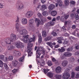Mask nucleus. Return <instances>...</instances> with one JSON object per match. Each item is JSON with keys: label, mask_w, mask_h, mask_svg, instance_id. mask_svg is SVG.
<instances>
[{"label": "nucleus", "mask_w": 79, "mask_h": 79, "mask_svg": "<svg viewBox=\"0 0 79 79\" xmlns=\"http://www.w3.org/2000/svg\"><path fill=\"white\" fill-rule=\"evenodd\" d=\"M17 39L18 37H16V35L12 33L10 35V38L2 39L1 40V42L3 46H5L6 44H11V42H13Z\"/></svg>", "instance_id": "f257e3e1"}, {"label": "nucleus", "mask_w": 79, "mask_h": 79, "mask_svg": "<svg viewBox=\"0 0 79 79\" xmlns=\"http://www.w3.org/2000/svg\"><path fill=\"white\" fill-rule=\"evenodd\" d=\"M21 37L23 41L25 43H28V42L31 43L32 42H34L35 40V37L29 39V35H28L24 36L23 37Z\"/></svg>", "instance_id": "f03ea898"}, {"label": "nucleus", "mask_w": 79, "mask_h": 79, "mask_svg": "<svg viewBox=\"0 0 79 79\" xmlns=\"http://www.w3.org/2000/svg\"><path fill=\"white\" fill-rule=\"evenodd\" d=\"M45 51L44 48H42V47H38L36 50V55H38L39 56H40L42 52L43 53V54L45 55Z\"/></svg>", "instance_id": "7ed1b4c3"}, {"label": "nucleus", "mask_w": 79, "mask_h": 79, "mask_svg": "<svg viewBox=\"0 0 79 79\" xmlns=\"http://www.w3.org/2000/svg\"><path fill=\"white\" fill-rule=\"evenodd\" d=\"M35 23H37V26L38 27L40 25V24L41 25H43L44 24V22L45 21V18H43L41 19V21H40L39 19H36L35 20Z\"/></svg>", "instance_id": "20e7f679"}, {"label": "nucleus", "mask_w": 79, "mask_h": 79, "mask_svg": "<svg viewBox=\"0 0 79 79\" xmlns=\"http://www.w3.org/2000/svg\"><path fill=\"white\" fill-rule=\"evenodd\" d=\"M15 46L16 47L18 48H24L23 44L21 42H16L15 43Z\"/></svg>", "instance_id": "39448f33"}, {"label": "nucleus", "mask_w": 79, "mask_h": 79, "mask_svg": "<svg viewBox=\"0 0 79 79\" xmlns=\"http://www.w3.org/2000/svg\"><path fill=\"white\" fill-rule=\"evenodd\" d=\"M34 15V12L32 11H28L26 14V16L27 18H31Z\"/></svg>", "instance_id": "423d86ee"}, {"label": "nucleus", "mask_w": 79, "mask_h": 79, "mask_svg": "<svg viewBox=\"0 0 79 79\" xmlns=\"http://www.w3.org/2000/svg\"><path fill=\"white\" fill-rule=\"evenodd\" d=\"M70 77V75L68 73L64 74L62 77L63 79H68Z\"/></svg>", "instance_id": "0eeeda50"}, {"label": "nucleus", "mask_w": 79, "mask_h": 79, "mask_svg": "<svg viewBox=\"0 0 79 79\" xmlns=\"http://www.w3.org/2000/svg\"><path fill=\"white\" fill-rule=\"evenodd\" d=\"M64 55L65 57H69L72 56V53L69 52H66L64 53Z\"/></svg>", "instance_id": "6e6552de"}, {"label": "nucleus", "mask_w": 79, "mask_h": 79, "mask_svg": "<svg viewBox=\"0 0 79 79\" xmlns=\"http://www.w3.org/2000/svg\"><path fill=\"white\" fill-rule=\"evenodd\" d=\"M19 33L21 34L22 35H25L27 34V31L26 29L23 30L22 31H19Z\"/></svg>", "instance_id": "1a4fd4ad"}, {"label": "nucleus", "mask_w": 79, "mask_h": 79, "mask_svg": "<svg viewBox=\"0 0 79 79\" xmlns=\"http://www.w3.org/2000/svg\"><path fill=\"white\" fill-rule=\"evenodd\" d=\"M62 4L63 2H62V1H61L60 0H58L57 1V4H56V7L58 6V5H59V6H62V5H63Z\"/></svg>", "instance_id": "9d476101"}, {"label": "nucleus", "mask_w": 79, "mask_h": 79, "mask_svg": "<svg viewBox=\"0 0 79 79\" xmlns=\"http://www.w3.org/2000/svg\"><path fill=\"white\" fill-rule=\"evenodd\" d=\"M17 8L18 10H22L24 8V5L22 3H20L19 4L18 6H17Z\"/></svg>", "instance_id": "9b49d317"}, {"label": "nucleus", "mask_w": 79, "mask_h": 79, "mask_svg": "<svg viewBox=\"0 0 79 79\" xmlns=\"http://www.w3.org/2000/svg\"><path fill=\"white\" fill-rule=\"evenodd\" d=\"M19 27H20V24L18 23H17L15 25V29L18 32H19L20 31Z\"/></svg>", "instance_id": "f8f14e48"}, {"label": "nucleus", "mask_w": 79, "mask_h": 79, "mask_svg": "<svg viewBox=\"0 0 79 79\" xmlns=\"http://www.w3.org/2000/svg\"><path fill=\"white\" fill-rule=\"evenodd\" d=\"M55 24V22L53 21H50L46 24L47 26H52Z\"/></svg>", "instance_id": "ddd939ff"}, {"label": "nucleus", "mask_w": 79, "mask_h": 79, "mask_svg": "<svg viewBox=\"0 0 79 79\" xmlns=\"http://www.w3.org/2000/svg\"><path fill=\"white\" fill-rule=\"evenodd\" d=\"M21 22L23 24H27V20L26 18H23L22 19Z\"/></svg>", "instance_id": "4468645a"}, {"label": "nucleus", "mask_w": 79, "mask_h": 79, "mask_svg": "<svg viewBox=\"0 0 79 79\" xmlns=\"http://www.w3.org/2000/svg\"><path fill=\"white\" fill-rule=\"evenodd\" d=\"M14 55L15 56H21V53L19 51H14Z\"/></svg>", "instance_id": "2eb2a0df"}, {"label": "nucleus", "mask_w": 79, "mask_h": 79, "mask_svg": "<svg viewBox=\"0 0 79 79\" xmlns=\"http://www.w3.org/2000/svg\"><path fill=\"white\" fill-rule=\"evenodd\" d=\"M47 44L49 46V47H50L51 48H53V45H55L56 43L54 42L52 43V42H48L47 43Z\"/></svg>", "instance_id": "dca6fc26"}, {"label": "nucleus", "mask_w": 79, "mask_h": 79, "mask_svg": "<svg viewBox=\"0 0 79 79\" xmlns=\"http://www.w3.org/2000/svg\"><path fill=\"white\" fill-rule=\"evenodd\" d=\"M13 56H9L8 58H7V57H6L5 58L6 61H8L13 60Z\"/></svg>", "instance_id": "f3484780"}, {"label": "nucleus", "mask_w": 79, "mask_h": 79, "mask_svg": "<svg viewBox=\"0 0 79 79\" xmlns=\"http://www.w3.org/2000/svg\"><path fill=\"white\" fill-rule=\"evenodd\" d=\"M68 61L66 60H64L62 62V65L64 67L66 66H67V64H68Z\"/></svg>", "instance_id": "a211bd4d"}, {"label": "nucleus", "mask_w": 79, "mask_h": 79, "mask_svg": "<svg viewBox=\"0 0 79 79\" xmlns=\"http://www.w3.org/2000/svg\"><path fill=\"white\" fill-rule=\"evenodd\" d=\"M61 71V68L60 67H57L56 69V71L57 73H60Z\"/></svg>", "instance_id": "6ab92c4d"}, {"label": "nucleus", "mask_w": 79, "mask_h": 79, "mask_svg": "<svg viewBox=\"0 0 79 79\" xmlns=\"http://www.w3.org/2000/svg\"><path fill=\"white\" fill-rule=\"evenodd\" d=\"M32 49L31 48L27 50V52H28V55L29 56H31V55L32 54V52H31Z\"/></svg>", "instance_id": "aec40b11"}, {"label": "nucleus", "mask_w": 79, "mask_h": 79, "mask_svg": "<svg viewBox=\"0 0 79 79\" xmlns=\"http://www.w3.org/2000/svg\"><path fill=\"white\" fill-rule=\"evenodd\" d=\"M55 8V5L53 4L50 5L48 7V9L50 10H52Z\"/></svg>", "instance_id": "412c9836"}, {"label": "nucleus", "mask_w": 79, "mask_h": 79, "mask_svg": "<svg viewBox=\"0 0 79 79\" xmlns=\"http://www.w3.org/2000/svg\"><path fill=\"white\" fill-rule=\"evenodd\" d=\"M56 14H57V12L55 10L51 11V15L53 16H55L56 15Z\"/></svg>", "instance_id": "4be33fe9"}, {"label": "nucleus", "mask_w": 79, "mask_h": 79, "mask_svg": "<svg viewBox=\"0 0 79 79\" xmlns=\"http://www.w3.org/2000/svg\"><path fill=\"white\" fill-rule=\"evenodd\" d=\"M7 48L9 50H11L14 49V46L12 45H10L7 47Z\"/></svg>", "instance_id": "5701e85b"}, {"label": "nucleus", "mask_w": 79, "mask_h": 79, "mask_svg": "<svg viewBox=\"0 0 79 79\" xmlns=\"http://www.w3.org/2000/svg\"><path fill=\"white\" fill-rule=\"evenodd\" d=\"M12 63L14 66L15 67V66H16L18 65V62L16 60H15L14 61H13L12 62Z\"/></svg>", "instance_id": "b1692460"}, {"label": "nucleus", "mask_w": 79, "mask_h": 79, "mask_svg": "<svg viewBox=\"0 0 79 79\" xmlns=\"http://www.w3.org/2000/svg\"><path fill=\"white\" fill-rule=\"evenodd\" d=\"M74 57H72L69 58V62L71 63H74Z\"/></svg>", "instance_id": "393cba45"}, {"label": "nucleus", "mask_w": 79, "mask_h": 79, "mask_svg": "<svg viewBox=\"0 0 79 79\" xmlns=\"http://www.w3.org/2000/svg\"><path fill=\"white\" fill-rule=\"evenodd\" d=\"M47 6L45 5H43L41 8V10H42L44 11L45 10H46V9H47Z\"/></svg>", "instance_id": "a878e982"}, {"label": "nucleus", "mask_w": 79, "mask_h": 79, "mask_svg": "<svg viewBox=\"0 0 79 79\" xmlns=\"http://www.w3.org/2000/svg\"><path fill=\"white\" fill-rule=\"evenodd\" d=\"M42 15L44 16H47L48 15V13L47 11H44L42 13Z\"/></svg>", "instance_id": "bb28decb"}, {"label": "nucleus", "mask_w": 79, "mask_h": 79, "mask_svg": "<svg viewBox=\"0 0 79 79\" xmlns=\"http://www.w3.org/2000/svg\"><path fill=\"white\" fill-rule=\"evenodd\" d=\"M38 42L39 43H41L42 42V37L41 36V35L39 34L38 35Z\"/></svg>", "instance_id": "cd10ccee"}, {"label": "nucleus", "mask_w": 79, "mask_h": 79, "mask_svg": "<svg viewBox=\"0 0 79 79\" xmlns=\"http://www.w3.org/2000/svg\"><path fill=\"white\" fill-rule=\"evenodd\" d=\"M58 51L60 52H64L65 51V49L64 47H62L61 49H58Z\"/></svg>", "instance_id": "c85d7f7f"}, {"label": "nucleus", "mask_w": 79, "mask_h": 79, "mask_svg": "<svg viewBox=\"0 0 79 79\" xmlns=\"http://www.w3.org/2000/svg\"><path fill=\"white\" fill-rule=\"evenodd\" d=\"M34 21L33 19H31L29 21V25L30 26H31V25H32L33 23H34Z\"/></svg>", "instance_id": "c756f323"}, {"label": "nucleus", "mask_w": 79, "mask_h": 79, "mask_svg": "<svg viewBox=\"0 0 79 79\" xmlns=\"http://www.w3.org/2000/svg\"><path fill=\"white\" fill-rule=\"evenodd\" d=\"M24 58H25V56H23L22 57L20 58L19 60L20 62H23V61H24Z\"/></svg>", "instance_id": "7c9ffc66"}, {"label": "nucleus", "mask_w": 79, "mask_h": 79, "mask_svg": "<svg viewBox=\"0 0 79 79\" xmlns=\"http://www.w3.org/2000/svg\"><path fill=\"white\" fill-rule=\"evenodd\" d=\"M48 76L50 78H51V77H53V74L52 73L49 72L48 73Z\"/></svg>", "instance_id": "2f4dec72"}, {"label": "nucleus", "mask_w": 79, "mask_h": 79, "mask_svg": "<svg viewBox=\"0 0 79 79\" xmlns=\"http://www.w3.org/2000/svg\"><path fill=\"white\" fill-rule=\"evenodd\" d=\"M42 35L43 37H45L47 36V34L46 32L45 31H43L42 32Z\"/></svg>", "instance_id": "473e14b6"}, {"label": "nucleus", "mask_w": 79, "mask_h": 79, "mask_svg": "<svg viewBox=\"0 0 79 79\" xmlns=\"http://www.w3.org/2000/svg\"><path fill=\"white\" fill-rule=\"evenodd\" d=\"M60 58L61 60H66V57L64 55V54H63V55H61L60 56Z\"/></svg>", "instance_id": "72a5a7b5"}, {"label": "nucleus", "mask_w": 79, "mask_h": 79, "mask_svg": "<svg viewBox=\"0 0 79 79\" xmlns=\"http://www.w3.org/2000/svg\"><path fill=\"white\" fill-rule=\"evenodd\" d=\"M12 73H14V74H16L17 72H18V70L16 69H14L13 70H12Z\"/></svg>", "instance_id": "f704fd0d"}, {"label": "nucleus", "mask_w": 79, "mask_h": 79, "mask_svg": "<svg viewBox=\"0 0 79 79\" xmlns=\"http://www.w3.org/2000/svg\"><path fill=\"white\" fill-rule=\"evenodd\" d=\"M64 3L66 5H69V2L68 0H65L64 1Z\"/></svg>", "instance_id": "c9c22d12"}, {"label": "nucleus", "mask_w": 79, "mask_h": 79, "mask_svg": "<svg viewBox=\"0 0 79 79\" xmlns=\"http://www.w3.org/2000/svg\"><path fill=\"white\" fill-rule=\"evenodd\" d=\"M69 43V41L67 40H64L63 44L66 45V44H68Z\"/></svg>", "instance_id": "e433bc0d"}, {"label": "nucleus", "mask_w": 79, "mask_h": 79, "mask_svg": "<svg viewBox=\"0 0 79 79\" xmlns=\"http://www.w3.org/2000/svg\"><path fill=\"white\" fill-rule=\"evenodd\" d=\"M51 39V37L50 36H48L46 37L44 39L45 41H47L48 40H50Z\"/></svg>", "instance_id": "4c0bfd02"}, {"label": "nucleus", "mask_w": 79, "mask_h": 79, "mask_svg": "<svg viewBox=\"0 0 79 79\" xmlns=\"http://www.w3.org/2000/svg\"><path fill=\"white\" fill-rule=\"evenodd\" d=\"M73 47H69L67 49V52H71L73 50Z\"/></svg>", "instance_id": "58836bf2"}, {"label": "nucleus", "mask_w": 79, "mask_h": 79, "mask_svg": "<svg viewBox=\"0 0 79 79\" xmlns=\"http://www.w3.org/2000/svg\"><path fill=\"white\" fill-rule=\"evenodd\" d=\"M4 64L5 69H6V70H7V69H8L9 68L7 64L5 63H4Z\"/></svg>", "instance_id": "ea45409f"}, {"label": "nucleus", "mask_w": 79, "mask_h": 79, "mask_svg": "<svg viewBox=\"0 0 79 79\" xmlns=\"http://www.w3.org/2000/svg\"><path fill=\"white\" fill-rule=\"evenodd\" d=\"M70 2L71 5H74L76 4V2L74 1L71 0Z\"/></svg>", "instance_id": "a19ab883"}, {"label": "nucleus", "mask_w": 79, "mask_h": 79, "mask_svg": "<svg viewBox=\"0 0 79 79\" xmlns=\"http://www.w3.org/2000/svg\"><path fill=\"white\" fill-rule=\"evenodd\" d=\"M4 56L2 55H0V59L1 60H4Z\"/></svg>", "instance_id": "79ce46f5"}, {"label": "nucleus", "mask_w": 79, "mask_h": 79, "mask_svg": "<svg viewBox=\"0 0 79 79\" xmlns=\"http://www.w3.org/2000/svg\"><path fill=\"white\" fill-rule=\"evenodd\" d=\"M48 66H52V61L49 60L48 62Z\"/></svg>", "instance_id": "37998d69"}, {"label": "nucleus", "mask_w": 79, "mask_h": 79, "mask_svg": "<svg viewBox=\"0 0 79 79\" xmlns=\"http://www.w3.org/2000/svg\"><path fill=\"white\" fill-rule=\"evenodd\" d=\"M75 76V73L74 72H72L71 73V78H74Z\"/></svg>", "instance_id": "c03bdc74"}, {"label": "nucleus", "mask_w": 79, "mask_h": 79, "mask_svg": "<svg viewBox=\"0 0 79 79\" xmlns=\"http://www.w3.org/2000/svg\"><path fill=\"white\" fill-rule=\"evenodd\" d=\"M73 35H76L77 36V37H79V33H77V34L76 35V33L75 32H74L73 33Z\"/></svg>", "instance_id": "a18cd8bd"}, {"label": "nucleus", "mask_w": 79, "mask_h": 79, "mask_svg": "<svg viewBox=\"0 0 79 79\" xmlns=\"http://www.w3.org/2000/svg\"><path fill=\"white\" fill-rule=\"evenodd\" d=\"M75 18L76 20H78L79 19V15H78L77 14H75Z\"/></svg>", "instance_id": "49530a36"}, {"label": "nucleus", "mask_w": 79, "mask_h": 79, "mask_svg": "<svg viewBox=\"0 0 79 79\" xmlns=\"http://www.w3.org/2000/svg\"><path fill=\"white\" fill-rule=\"evenodd\" d=\"M55 77L57 79H60L61 78V76L59 75H56Z\"/></svg>", "instance_id": "de8ad7c7"}, {"label": "nucleus", "mask_w": 79, "mask_h": 79, "mask_svg": "<svg viewBox=\"0 0 79 79\" xmlns=\"http://www.w3.org/2000/svg\"><path fill=\"white\" fill-rule=\"evenodd\" d=\"M3 64V63L2 60H0V67H2Z\"/></svg>", "instance_id": "09e8293b"}, {"label": "nucleus", "mask_w": 79, "mask_h": 79, "mask_svg": "<svg viewBox=\"0 0 79 79\" xmlns=\"http://www.w3.org/2000/svg\"><path fill=\"white\" fill-rule=\"evenodd\" d=\"M75 48L76 49H79V45L78 44H77L75 45Z\"/></svg>", "instance_id": "8fccbe9b"}, {"label": "nucleus", "mask_w": 79, "mask_h": 79, "mask_svg": "<svg viewBox=\"0 0 79 79\" xmlns=\"http://www.w3.org/2000/svg\"><path fill=\"white\" fill-rule=\"evenodd\" d=\"M38 17L40 18H42V14L40 13H38Z\"/></svg>", "instance_id": "3c124183"}, {"label": "nucleus", "mask_w": 79, "mask_h": 79, "mask_svg": "<svg viewBox=\"0 0 79 79\" xmlns=\"http://www.w3.org/2000/svg\"><path fill=\"white\" fill-rule=\"evenodd\" d=\"M57 39L58 40H64V39H63V37H62L58 38Z\"/></svg>", "instance_id": "603ef678"}, {"label": "nucleus", "mask_w": 79, "mask_h": 79, "mask_svg": "<svg viewBox=\"0 0 79 79\" xmlns=\"http://www.w3.org/2000/svg\"><path fill=\"white\" fill-rule=\"evenodd\" d=\"M44 72L45 74H47L48 71V69H44Z\"/></svg>", "instance_id": "864d4df0"}, {"label": "nucleus", "mask_w": 79, "mask_h": 79, "mask_svg": "<svg viewBox=\"0 0 79 79\" xmlns=\"http://www.w3.org/2000/svg\"><path fill=\"white\" fill-rule=\"evenodd\" d=\"M28 45L29 47L31 48L32 47V46H33V44H30V43H28Z\"/></svg>", "instance_id": "5fc2aeb1"}, {"label": "nucleus", "mask_w": 79, "mask_h": 79, "mask_svg": "<svg viewBox=\"0 0 79 79\" xmlns=\"http://www.w3.org/2000/svg\"><path fill=\"white\" fill-rule=\"evenodd\" d=\"M60 19L61 21H64V16H61L60 18Z\"/></svg>", "instance_id": "6e6d98bb"}, {"label": "nucleus", "mask_w": 79, "mask_h": 79, "mask_svg": "<svg viewBox=\"0 0 79 79\" xmlns=\"http://www.w3.org/2000/svg\"><path fill=\"white\" fill-rule=\"evenodd\" d=\"M52 34L53 36H56L57 35V33H56L55 32H53L52 33Z\"/></svg>", "instance_id": "4d7b16f0"}, {"label": "nucleus", "mask_w": 79, "mask_h": 79, "mask_svg": "<svg viewBox=\"0 0 79 79\" xmlns=\"http://www.w3.org/2000/svg\"><path fill=\"white\" fill-rule=\"evenodd\" d=\"M75 70H76V71H79V66L75 68Z\"/></svg>", "instance_id": "13d9d810"}, {"label": "nucleus", "mask_w": 79, "mask_h": 79, "mask_svg": "<svg viewBox=\"0 0 79 79\" xmlns=\"http://www.w3.org/2000/svg\"><path fill=\"white\" fill-rule=\"evenodd\" d=\"M69 15H65L64 18H65V19H68V17H69Z\"/></svg>", "instance_id": "bf43d9fd"}, {"label": "nucleus", "mask_w": 79, "mask_h": 79, "mask_svg": "<svg viewBox=\"0 0 79 79\" xmlns=\"http://www.w3.org/2000/svg\"><path fill=\"white\" fill-rule=\"evenodd\" d=\"M19 17H17V20H16V23H19Z\"/></svg>", "instance_id": "052dcab7"}, {"label": "nucleus", "mask_w": 79, "mask_h": 79, "mask_svg": "<svg viewBox=\"0 0 79 79\" xmlns=\"http://www.w3.org/2000/svg\"><path fill=\"white\" fill-rule=\"evenodd\" d=\"M56 61V59H55V58L54 57H53L52 58V61L53 62H54V61Z\"/></svg>", "instance_id": "680f3d73"}, {"label": "nucleus", "mask_w": 79, "mask_h": 79, "mask_svg": "<svg viewBox=\"0 0 79 79\" xmlns=\"http://www.w3.org/2000/svg\"><path fill=\"white\" fill-rule=\"evenodd\" d=\"M72 29H75V28H76V25H73L72 27Z\"/></svg>", "instance_id": "e2e57ef3"}, {"label": "nucleus", "mask_w": 79, "mask_h": 79, "mask_svg": "<svg viewBox=\"0 0 79 79\" xmlns=\"http://www.w3.org/2000/svg\"><path fill=\"white\" fill-rule=\"evenodd\" d=\"M57 42L58 43H59V44H62V41H61V40H58Z\"/></svg>", "instance_id": "0e129e2a"}, {"label": "nucleus", "mask_w": 79, "mask_h": 79, "mask_svg": "<svg viewBox=\"0 0 79 79\" xmlns=\"http://www.w3.org/2000/svg\"><path fill=\"white\" fill-rule=\"evenodd\" d=\"M75 55H79V52H76L75 53Z\"/></svg>", "instance_id": "69168bd1"}, {"label": "nucleus", "mask_w": 79, "mask_h": 79, "mask_svg": "<svg viewBox=\"0 0 79 79\" xmlns=\"http://www.w3.org/2000/svg\"><path fill=\"white\" fill-rule=\"evenodd\" d=\"M3 50V48L0 46V52H1Z\"/></svg>", "instance_id": "338daca9"}, {"label": "nucleus", "mask_w": 79, "mask_h": 79, "mask_svg": "<svg viewBox=\"0 0 79 79\" xmlns=\"http://www.w3.org/2000/svg\"><path fill=\"white\" fill-rule=\"evenodd\" d=\"M75 77H76V78H79V74H77Z\"/></svg>", "instance_id": "774afa93"}]
</instances>
